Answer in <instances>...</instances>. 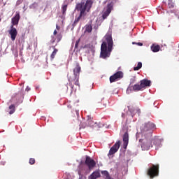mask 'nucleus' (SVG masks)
Masks as SVG:
<instances>
[{
  "label": "nucleus",
  "instance_id": "obj_1",
  "mask_svg": "<svg viewBox=\"0 0 179 179\" xmlns=\"http://www.w3.org/2000/svg\"><path fill=\"white\" fill-rule=\"evenodd\" d=\"M113 45H114L113 36H111V34L108 33L104 36V41L101 45V58L106 59V58L110 57V52L113 51Z\"/></svg>",
  "mask_w": 179,
  "mask_h": 179
},
{
  "label": "nucleus",
  "instance_id": "obj_2",
  "mask_svg": "<svg viewBox=\"0 0 179 179\" xmlns=\"http://www.w3.org/2000/svg\"><path fill=\"white\" fill-rule=\"evenodd\" d=\"M80 65L79 64L78 62L76 63V67L73 69V75L74 78L69 77V86L71 89V92H70V96H72V94L76 93V90L78 89H80V84L79 83V76L80 75Z\"/></svg>",
  "mask_w": 179,
  "mask_h": 179
},
{
  "label": "nucleus",
  "instance_id": "obj_3",
  "mask_svg": "<svg viewBox=\"0 0 179 179\" xmlns=\"http://www.w3.org/2000/svg\"><path fill=\"white\" fill-rule=\"evenodd\" d=\"M76 9L80 12V15L76 17L73 23V27H75V26L79 23V20H80L82 16H85L86 15V12H89V10H90V0H87L85 4V3L82 2L77 3Z\"/></svg>",
  "mask_w": 179,
  "mask_h": 179
},
{
  "label": "nucleus",
  "instance_id": "obj_4",
  "mask_svg": "<svg viewBox=\"0 0 179 179\" xmlns=\"http://www.w3.org/2000/svg\"><path fill=\"white\" fill-rule=\"evenodd\" d=\"M156 125L152 122L145 123L144 127L142 129L141 132L144 136H152V129H155Z\"/></svg>",
  "mask_w": 179,
  "mask_h": 179
},
{
  "label": "nucleus",
  "instance_id": "obj_5",
  "mask_svg": "<svg viewBox=\"0 0 179 179\" xmlns=\"http://www.w3.org/2000/svg\"><path fill=\"white\" fill-rule=\"evenodd\" d=\"M147 174L151 179L157 177L159 176V164H152V166L148 169Z\"/></svg>",
  "mask_w": 179,
  "mask_h": 179
},
{
  "label": "nucleus",
  "instance_id": "obj_6",
  "mask_svg": "<svg viewBox=\"0 0 179 179\" xmlns=\"http://www.w3.org/2000/svg\"><path fill=\"white\" fill-rule=\"evenodd\" d=\"M122 78H124V73L122 71H117L110 77V82L113 83V82H117V80H120Z\"/></svg>",
  "mask_w": 179,
  "mask_h": 179
},
{
  "label": "nucleus",
  "instance_id": "obj_7",
  "mask_svg": "<svg viewBox=\"0 0 179 179\" xmlns=\"http://www.w3.org/2000/svg\"><path fill=\"white\" fill-rule=\"evenodd\" d=\"M120 146H121V141H118L110 149L108 155L113 156V155H115V153H117V152H118V149H120Z\"/></svg>",
  "mask_w": 179,
  "mask_h": 179
},
{
  "label": "nucleus",
  "instance_id": "obj_8",
  "mask_svg": "<svg viewBox=\"0 0 179 179\" xmlns=\"http://www.w3.org/2000/svg\"><path fill=\"white\" fill-rule=\"evenodd\" d=\"M8 34L10 36L12 41H15V40H16V37H17V29H16L13 25H11L10 29L8 31Z\"/></svg>",
  "mask_w": 179,
  "mask_h": 179
},
{
  "label": "nucleus",
  "instance_id": "obj_9",
  "mask_svg": "<svg viewBox=\"0 0 179 179\" xmlns=\"http://www.w3.org/2000/svg\"><path fill=\"white\" fill-rule=\"evenodd\" d=\"M113 10V3H108L106 7V10L103 13L102 17L103 20L107 19V17L110 15L111 11Z\"/></svg>",
  "mask_w": 179,
  "mask_h": 179
},
{
  "label": "nucleus",
  "instance_id": "obj_10",
  "mask_svg": "<svg viewBox=\"0 0 179 179\" xmlns=\"http://www.w3.org/2000/svg\"><path fill=\"white\" fill-rule=\"evenodd\" d=\"M150 148H153V145H152V141L150 140L143 141V143L141 144V148L143 150H149Z\"/></svg>",
  "mask_w": 179,
  "mask_h": 179
},
{
  "label": "nucleus",
  "instance_id": "obj_11",
  "mask_svg": "<svg viewBox=\"0 0 179 179\" xmlns=\"http://www.w3.org/2000/svg\"><path fill=\"white\" fill-rule=\"evenodd\" d=\"M129 142V135L128 134V132H126L123 135V148H124V149H127Z\"/></svg>",
  "mask_w": 179,
  "mask_h": 179
},
{
  "label": "nucleus",
  "instance_id": "obj_12",
  "mask_svg": "<svg viewBox=\"0 0 179 179\" xmlns=\"http://www.w3.org/2000/svg\"><path fill=\"white\" fill-rule=\"evenodd\" d=\"M152 82L148 79H143L140 81V85H141V88L143 90L145 87H149L151 85Z\"/></svg>",
  "mask_w": 179,
  "mask_h": 179
},
{
  "label": "nucleus",
  "instance_id": "obj_13",
  "mask_svg": "<svg viewBox=\"0 0 179 179\" xmlns=\"http://www.w3.org/2000/svg\"><path fill=\"white\" fill-rule=\"evenodd\" d=\"M90 125H91V128H92L94 131H99V129L101 127L100 123L97 122L92 121V120L90 122Z\"/></svg>",
  "mask_w": 179,
  "mask_h": 179
},
{
  "label": "nucleus",
  "instance_id": "obj_14",
  "mask_svg": "<svg viewBox=\"0 0 179 179\" xmlns=\"http://www.w3.org/2000/svg\"><path fill=\"white\" fill-rule=\"evenodd\" d=\"M19 20H20V15L19 13H17L15 17L12 18L13 26H16V24H19Z\"/></svg>",
  "mask_w": 179,
  "mask_h": 179
},
{
  "label": "nucleus",
  "instance_id": "obj_15",
  "mask_svg": "<svg viewBox=\"0 0 179 179\" xmlns=\"http://www.w3.org/2000/svg\"><path fill=\"white\" fill-rule=\"evenodd\" d=\"M151 50L152 52H159V51H160V45L152 44L151 45Z\"/></svg>",
  "mask_w": 179,
  "mask_h": 179
},
{
  "label": "nucleus",
  "instance_id": "obj_16",
  "mask_svg": "<svg viewBox=\"0 0 179 179\" xmlns=\"http://www.w3.org/2000/svg\"><path fill=\"white\" fill-rule=\"evenodd\" d=\"M53 52L50 55V59L51 61L54 60V58H55V55H57V53L58 52V49L55 48V46H52Z\"/></svg>",
  "mask_w": 179,
  "mask_h": 179
},
{
  "label": "nucleus",
  "instance_id": "obj_17",
  "mask_svg": "<svg viewBox=\"0 0 179 179\" xmlns=\"http://www.w3.org/2000/svg\"><path fill=\"white\" fill-rule=\"evenodd\" d=\"M132 89L134 92H139L141 90H143L141 84H135L134 86H132Z\"/></svg>",
  "mask_w": 179,
  "mask_h": 179
},
{
  "label": "nucleus",
  "instance_id": "obj_18",
  "mask_svg": "<svg viewBox=\"0 0 179 179\" xmlns=\"http://www.w3.org/2000/svg\"><path fill=\"white\" fill-rule=\"evenodd\" d=\"M90 34V24H87L85 27L84 36H89Z\"/></svg>",
  "mask_w": 179,
  "mask_h": 179
},
{
  "label": "nucleus",
  "instance_id": "obj_19",
  "mask_svg": "<svg viewBox=\"0 0 179 179\" xmlns=\"http://www.w3.org/2000/svg\"><path fill=\"white\" fill-rule=\"evenodd\" d=\"M100 177V172L99 171H94L90 175L91 179H96L99 178Z\"/></svg>",
  "mask_w": 179,
  "mask_h": 179
},
{
  "label": "nucleus",
  "instance_id": "obj_20",
  "mask_svg": "<svg viewBox=\"0 0 179 179\" xmlns=\"http://www.w3.org/2000/svg\"><path fill=\"white\" fill-rule=\"evenodd\" d=\"M101 174L104 176H106V179H113V178H111V176H110V173H108V171H103L101 172Z\"/></svg>",
  "mask_w": 179,
  "mask_h": 179
},
{
  "label": "nucleus",
  "instance_id": "obj_21",
  "mask_svg": "<svg viewBox=\"0 0 179 179\" xmlns=\"http://www.w3.org/2000/svg\"><path fill=\"white\" fill-rule=\"evenodd\" d=\"M85 164L87 166L88 169H90V157L87 156Z\"/></svg>",
  "mask_w": 179,
  "mask_h": 179
},
{
  "label": "nucleus",
  "instance_id": "obj_22",
  "mask_svg": "<svg viewBox=\"0 0 179 179\" xmlns=\"http://www.w3.org/2000/svg\"><path fill=\"white\" fill-rule=\"evenodd\" d=\"M9 110H10L9 111V114L12 115L13 114V113H15V105H10L9 106Z\"/></svg>",
  "mask_w": 179,
  "mask_h": 179
},
{
  "label": "nucleus",
  "instance_id": "obj_23",
  "mask_svg": "<svg viewBox=\"0 0 179 179\" xmlns=\"http://www.w3.org/2000/svg\"><path fill=\"white\" fill-rule=\"evenodd\" d=\"M142 68V62H139L137 64V66L134 67V71H139Z\"/></svg>",
  "mask_w": 179,
  "mask_h": 179
},
{
  "label": "nucleus",
  "instance_id": "obj_24",
  "mask_svg": "<svg viewBox=\"0 0 179 179\" xmlns=\"http://www.w3.org/2000/svg\"><path fill=\"white\" fill-rule=\"evenodd\" d=\"M62 13L63 15H65L66 13V9H68V4H65L62 7Z\"/></svg>",
  "mask_w": 179,
  "mask_h": 179
},
{
  "label": "nucleus",
  "instance_id": "obj_25",
  "mask_svg": "<svg viewBox=\"0 0 179 179\" xmlns=\"http://www.w3.org/2000/svg\"><path fill=\"white\" fill-rule=\"evenodd\" d=\"M96 166V161L94 159H90V169H93V167Z\"/></svg>",
  "mask_w": 179,
  "mask_h": 179
},
{
  "label": "nucleus",
  "instance_id": "obj_26",
  "mask_svg": "<svg viewBox=\"0 0 179 179\" xmlns=\"http://www.w3.org/2000/svg\"><path fill=\"white\" fill-rule=\"evenodd\" d=\"M56 39H57V43H59L61 41V40H62V34H57L56 36Z\"/></svg>",
  "mask_w": 179,
  "mask_h": 179
},
{
  "label": "nucleus",
  "instance_id": "obj_27",
  "mask_svg": "<svg viewBox=\"0 0 179 179\" xmlns=\"http://www.w3.org/2000/svg\"><path fill=\"white\" fill-rule=\"evenodd\" d=\"M136 83V78L133 77L130 79V85H134V83Z\"/></svg>",
  "mask_w": 179,
  "mask_h": 179
},
{
  "label": "nucleus",
  "instance_id": "obj_28",
  "mask_svg": "<svg viewBox=\"0 0 179 179\" xmlns=\"http://www.w3.org/2000/svg\"><path fill=\"white\" fill-rule=\"evenodd\" d=\"M34 163H36V159H34V158H30L29 159V164H34Z\"/></svg>",
  "mask_w": 179,
  "mask_h": 179
},
{
  "label": "nucleus",
  "instance_id": "obj_29",
  "mask_svg": "<svg viewBox=\"0 0 179 179\" xmlns=\"http://www.w3.org/2000/svg\"><path fill=\"white\" fill-rule=\"evenodd\" d=\"M79 43H80V38H79L78 40L76 41V45H75V48H78V47L79 45Z\"/></svg>",
  "mask_w": 179,
  "mask_h": 179
},
{
  "label": "nucleus",
  "instance_id": "obj_30",
  "mask_svg": "<svg viewBox=\"0 0 179 179\" xmlns=\"http://www.w3.org/2000/svg\"><path fill=\"white\" fill-rule=\"evenodd\" d=\"M168 6H169V8L170 9H172V8H174V3H173L170 2V3H168Z\"/></svg>",
  "mask_w": 179,
  "mask_h": 179
},
{
  "label": "nucleus",
  "instance_id": "obj_31",
  "mask_svg": "<svg viewBox=\"0 0 179 179\" xmlns=\"http://www.w3.org/2000/svg\"><path fill=\"white\" fill-rule=\"evenodd\" d=\"M160 141L157 139H155L154 140V145H155V146H157V143H159Z\"/></svg>",
  "mask_w": 179,
  "mask_h": 179
},
{
  "label": "nucleus",
  "instance_id": "obj_32",
  "mask_svg": "<svg viewBox=\"0 0 179 179\" xmlns=\"http://www.w3.org/2000/svg\"><path fill=\"white\" fill-rule=\"evenodd\" d=\"M136 43H135V42L132 43V44H136ZM136 44H137V45H139L140 47H142V45H143V43H137Z\"/></svg>",
  "mask_w": 179,
  "mask_h": 179
},
{
  "label": "nucleus",
  "instance_id": "obj_33",
  "mask_svg": "<svg viewBox=\"0 0 179 179\" xmlns=\"http://www.w3.org/2000/svg\"><path fill=\"white\" fill-rule=\"evenodd\" d=\"M136 113H137L138 115H141V109H139V108L136 109Z\"/></svg>",
  "mask_w": 179,
  "mask_h": 179
},
{
  "label": "nucleus",
  "instance_id": "obj_34",
  "mask_svg": "<svg viewBox=\"0 0 179 179\" xmlns=\"http://www.w3.org/2000/svg\"><path fill=\"white\" fill-rule=\"evenodd\" d=\"M37 3L34 2L31 6V8H33L35 6H37Z\"/></svg>",
  "mask_w": 179,
  "mask_h": 179
},
{
  "label": "nucleus",
  "instance_id": "obj_35",
  "mask_svg": "<svg viewBox=\"0 0 179 179\" xmlns=\"http://www.w3.org/2000/svg\"><path fill=\"white\" fill-rule=\"evenodd\" d=\"M84 48H90V45H85Z\"/></svg>",
  "mask_w": 179,
  "mask_h": 179
},
{
  "label": "nucleus",
  "instance_id": "obj_36",
  "mask_svg": "<svg viewBox=\"0 0 179 179\" xmlns=\"http://www.w3.org/2000/svg\"><path fill=\"white\" fill-rule=\"evenodd\" d=\"M56 29H57V30H59L60 27H59V26H58V24H56Z\"/></svg>",
  "mask_w": 179,
  "mask_h": 179
},
{
  "label": "nucleus",
  "instance_id": "obj_37",
  "mask_svg": "<svg viewBox=\"0 0 179 179\" xmlns=\"http://www.w3.org/2000/svg\"><path fill=\"white\" fill-rule=\"evenodd\" d=\"M57 30H55L54 32H53L54 36H57Z\"/></svg>",
  "mask_w": 179,
  "mask_h": 179
},
{
  "label": "nucleus",
  "instance_id": "obj_38",
  "mask_svg": "<svg viewBox=\"0 0 179 179\" xmlns=\"http://www.w3.org/2000/svg\"><path fill=\"white\" fill-rule=\"evenodd\" d=\"M26 90H27V92H29V90H30V88L27 87Z\"/></svg>",
  "mask_w": 179,
  "mask_h": 179
},
{
  "label": "nucleus",
  "instance_id": "obj_39",
  "mask_svg": "<svg viewBox=\"0 0 179 179\" xmlns=\"http://www.w3.org/2000/svg\"><path fill=\"white\" fill-rule=\"evenodd\" d=\"M142 141H143V140H142V139H140V140H139V142H142Z\"/></svg>",
  "mask_w": 179,
  "mask_h": 179
},
{
  "label": "nucleus",
  "instance_id": "obj_40",
  "mask_svg": "<svg viewBox=\"0 0 179 179\" xmlns=\"http://www.w3.org/2000/svg\"><path fill=\"white\" fill-rule=\"evenodd\" d=\"M13 99H15V96H13V97H12V100H13Z\"/></svg>",
  "mask_w": 179,
  "mask_h": 179
},
{
  "label": "nucleus",
  "instance_id": "obj_41",
  "mask_svg": "<svg viewBox=\"0 0 179 179\" xmlns=\"http://www.w3.org/2000/svg\"><path fill=\"white\" fill-rule=\"evenodd\" d=\"M92 27H91V28H90V31H92Z\"/></svg>",
  "mask_w": 179,
  "mask_h": 179
},
{
  "label": "nucleus",
  "instance_id": "obj_42",
  "mask_svg": "<svg viewBox=\"0 0 179 179\" xmlns=\"http://www.w3.org/2000/svg\"><path fill=\"white\" fill-rule=\"evenodd\" d=\"M52 43H55V40H53Z\"/></svg>",
  "mask_w": 179,
  "mask_h": 179
},
{
  "label": "nucleus",
  "instance_id": "obj_43",
  "mask_svg": "<svg viewBox=\"0 0 179 179\" xmlns=\"http://www.w3.org/2000/svg\"><path fill=\"white\" fill-rule=\"evenodd\" d=\"M88 178L90 179V176H89Z\"/></svg>",
  "mask_w": 179,
  "mask_h": 179
},
{
  "label": "nucleus",
  "instance_id": "obj_44",
  "mask_svg": "<svg viewBox=\"0 0 179 179\" xmlns=\"http://www.w3.org/2000/svg\"><path fill=\"white\" fill-rule=\"evenodd\" d=\"M0 22H1V17H0Z\"/></svg>",
  "mask_w": 179,
  "mask_h": 179
},
{
  "label": "nucleus",
  "instance_id": "obj_45",
  "mask_svg": "<svg viewBox=\"0 0 179 179\" xmlns=\"http://www.w3.org/2000/svg\"><path fill=\"white\" fill-rule=\"evenodd\" d=\"M91 5H92V1H91Z\"/></svg>",
  "mask_w": 179,
  "mask_h": 179
}]
</instances>
